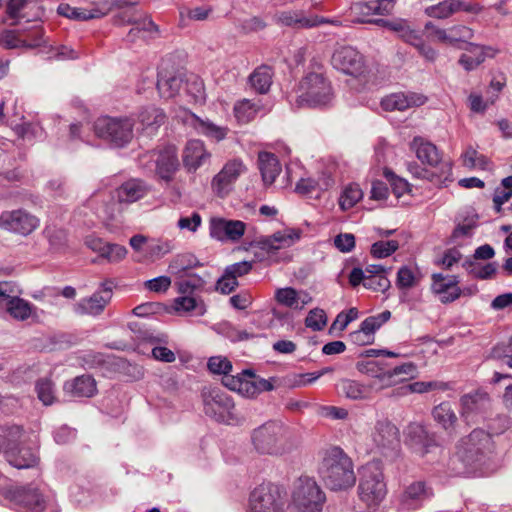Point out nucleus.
Instances as JSON below:
<instances>
[{
	"label": "nucleus",
	"instance_id": "1",
	"mask_svg": "<svg viewBox=\"0 0 512 512\" xmlns=\"http://www.w3.org/2000/svg\"><path fill=\"white\" fill-rule=\"evenodd\" d=\"M320 474L326 486L335 491L351 488L356 482L352 460L340 447L325 452Z\"/></svg>",
	"mask_w": 512,
	"mask_h": 512
},
{
	"label": "nucleus",
	"instance_id": "2",
	"mask_svg": "<svg viewBox=\"0 0 512 512\" xmlns=\"http://www.w3.org/2000/svg\"><path fill=\"white\" fill-rule=\"evenodd\" d=\"M254 449L263 455L279 456L288 453L294 443L289 429L277 421H268L251 432Z\"/></svg>",
	"mask_w": 512,
	"mask_h": 512
},
{
	"label": "nucleus",
	"instance_id": "3",
	"mask_svg": "<svg viewBox=\"0 0 512 512\" xmlns=\"http://www.w3.org/2000/svg\"><path fill=\"white\" fill-rule=\"evenodd\" d=\"M494 450L491 434L483 429H474L457 445V456L467 466H481Z\"/></svg>",
	"mask_w": 512,
	"mask_h": 512
},
{
	"label": "nucleus",
	"instance_id": "4",
	"mask_svg": "<svg viewBox=\"0 0 512 512\" xmlns=\"http://www.w3.org/2000/svg\"><path fill=\"white\" fill-rule=\"evenodd\" d=\"M134 119L131 117L103 116L94 123L97 137L111 146L122 148L127 146L134 137Z\"/></svg>",
	"mask_w": 512,
	"mask_h": 512
},
{
	"label": "nucleus",
	"instance_id": "5",
	"mask_svg": "<svg viewBox=\"0 0 512 512\" xmlns=\"http://www.w3.org/2000/svg\"><path fill=\"white\" fill-rule=\"evenodd\" d=\"M387 493L380 465L371 462L363 466L358 486L360 500L369 508L375 509Z\"/></svg>",
	"mask_w": 512,
	"mask_h": 512
},
{
	"label": "nucleus",
	"instance_id": "6",
	"mask_svg": "<svg viewBox=\"0 0 512 512\" xmlns=\"http://www.w3.org/2000/svg\"><path fill=\"white\" fill-rule=\"evenodd\" d=\"M325 494L310 477H300L294 484L291 512H322Z\"/></svg>",
	"mask_w": 512,
	"mask_h": 512
},
{
	"label": "nucleus",
	"instance_id": "7",
	"mask_svg": "<svg viewBox=\"0 0 512 512\" xmlns=\"http://www.w3.org/2000/svg\"><path fill=\"white\" fill-rule=\"evenodd\" d=\"M332 98L331 83L322 74L309 73L299 83L297 98L299 106H325L331 102Z\"/></svg>",
	"mask_w": 512,
	"mask_h": 512
},
{
	"label": "nucleus",
	"instance_id": "8",
	"mask_svg": "<svg viewBox=\"0 0 512 512\" xmlns=\"http://www.w3.org/2000/svg\"><path fill=\"white\" fill-rule=\"evenodd\" d=\"M203 405L205 414L217 422L229 425L240 422L233 399L219 389L204 393Z\"/></svg>",
	"mask_w": 512,
	"mask_h": 512
},
{
	"label": "nucleus",
	"instance_id": "9",
	"mask_svg": "<svg viewBox=\"0 0 512 512\" xmlns=\"http://www.w3.org/2000/svg\"><path fill=\"white\" fill-rule=\"evenodd\" d=\"M285 505V492L272 483L259 485L250 495L251 512H284Z\"/></svg>",
	"mask_w": 512,
	"mask_h": 512
},
{
	"label": "nucleus",
	"instance_id": "10",
	"mask_svg": "<svg viewBox=\"0 0 512 512\" xmlns=\"http://www.w3.org/2000/svg\"><path fill=\"white\" fill-rule=\"evenodd\" d=\"M332 66L353 77H360L366 72L364 56L352 46H341L335 49L331 57Z\"/></svg>",
	"mask_w": 512,
	"mask_h": 512
},
{
	"label": "nucleus",
	"instance_id": "11",
	"mask_svg": "<svg viewBox=\"0 0 512 512\" xmlns=\"http://www.w3.org/2000/svg\"><path fill=\"white\" fill-rule=\"evenodd\" d=\"M19 287L13 282H0V301L6 300L7 312L20 321L28 319L33 313V306L26 300L18 297Z\"/></svg>",
	"mask_w": 512,
	"mask_h": 512
},
{
	"label": "nucleus",
	"instance_id": "12",
	"mask_svg": "<svg viewBox=\"0 0 512 512\" xmlns=\"http://www.w3.org/2000/svg\"><path fill=\"white\" fill-rule=\"evenodd\" d=\"M40 224L39 219L23 209L4 211L0 215V228L23 236L31 234Z\"/></svg>",
	"mask_w": 512,
	"mask_h": 512
},
{
	"label": "nucleus",
	"instance_id": "13",
	"mask_svg": "<svg viewBox=\"0 0 512 512\" xmlns=\"http://www.w3.org/2000/svg\"><path fill=\"white\" fill-rule=\"evenodd\" d=\"M124 4L125 0H115L113 2H109L108 0H99L93 4L91 9L73 8L68 4H61L58 7V13L70 19L90 20L103 17L113 8H122Z\"/></svg>",
	"mask_w": 512,
	"mask_h": 512
},
{
	"label": "nucleus",
	"instance_id": "14",
	"mask_svg": "<svg viewBox=\"0 0 512 512\" xmlns=\"http://www.w3.org/2000/svg\"><path fill=\"white\" fill-rule=\"evenodd\" d=\"M246 231V223L240 220L212 217L209 221L211 238L221 242H238Z\"/></svg>",
	"mask_w": 512,
	"mask_h": 512
},
{
	"label": "nucleus",
	"instance_id": "15",
	"mask_svg": "<svg viewBox=\"0 0 512 512\" xmlns=\"http://www.w3.org/2000/svg\"><path fill=\"white\" fill-rule=\"evenodd\" d=\"M404 435L406 444L421 456L429 453L432 448L438 447L436 435L429 432L422 423H410L406 427Z\"/></svg>",
	"mask_w": 512,
	"mask_h": 512
},
{
	"label": "nucleus",
	"instance_id": "16",
	"mask_svg": "<svg viewBox=\"0 0 512 512\" xmlns=\"http://www.w3.org/2000/svg\"><path fill=\"white\" fill-rule=\"evenodd\" d=\"M112 283H102V288L93 293L90 297L82 298L74 306V311L78 315H100L112 298Z\"/></svg>",
	"mask_w": 512,
	"mask_h": 512
},
{
	"label": "nucleus",
	"instance_id": "17",
	"mask_svg": "<svg viewBox=\"0 0 512 512\" xmlns=\"http://www.w3.org/2000/svg\"><path fill=\"white\" fill-rule=\"evenodd\" d=\"M246 171V166L240 159L228 161L212 180L213 191L221 198L231 190L233 183Z\"/></svg>",
	"mask_w": 512,
	"mask_h": 512
},
{
	"label": "nucleus",
	"instance_id": "18",
	"mask_svg": "<svg viewBox=\"0 0 512 512\" xmlns=\"http://www.w3.org/2000/svg\"><path fill=\"white\" fill-rule=\"evenodd\" d=\"M461 415L467 423H477L484 419L491 408V400L487 393L477 392L461 398Z\"/></svg>",
	"mask_w": 512,
	"mask_h": 512
},
{
	"label": "nucleus",
	"instance_id": "19",
	"mask_svg": "<svg viewBox=\"0 0 512 512\" xmlns=\"http://www.w3.org/2000/svg\"><path fill=\"white\" fill-rule=\"evenodd\" d=\"M433 496L431 487L423 481L408 485L400 496L398 511L411 512L419 509L422 504Z\"/></svg>",
	"mask_w": 512,
	"mask_h": 512
},
{
	"label": "nucleus",
	"instance_id": "20",
	"mask_svg": "<svg viewBox=\"0 0 512 512\" xmlns=\"http://www.w3.org/2000/svg\"><path fill=\"white\" fill-rule=\"evenodd\" d=\"M300 239V232L296 229L287 228L277 231L270 236L260 237L251 243L267 254H274L280 249L288 248Z\"/></svg>",
	"mask_w": 512,
	"mask_h": 512
},
{
	"label": "nucleus",
	"instance_id": "21",
	"mask_svg": "<svg viewBox=\"0 0 512 512\" xmlns=\"http://www.w3.org/2000/svg\"><path fill=\"white\" fill-rule=\"evenodd\" d=\"M124 8H126V10L123 11L121 18L124 22L133 25L127 35L129 41H135L136 37H141L143 39L153 38L154 35L158 33V27L152 20L146 17L142 18L141 16L129 14L130 10L134 9L132 4H129L127 1H125V4L121 9Z\"/></svg>",
	"mask_w": 512,
	"mask_h": 512
},
{
	"label": "nucleus",
	"instance_id": "22",
	"mask_svg": "<svg viewBox=\"0 0 512 512\" xmlns=\"http://www.w3.org/2000/svg\"><path fill=\"white\" fill-rule=\"evenodd\" d=\"M431 280L432 292L444 304L457 300L462 294V290L458 286L459 279L455 275L445 276L442 273H434L431 276Z\"/></svg>",
	"mask_w": 512,
	"mask_h": 512
},
{
	"label": "nucleus",
	"instance_id": "23",
	"mask_svg": "<svg viewBox=\"0 0 512 512\" xmlns=\"http://www.w3.org/2000/svg\"><path fill=\"white\" fill-rule=\"evenodd\" d=\"M274 22L277 25L293 29H307L321 25L323 17H309L302 10H282L275 13Z\"/></svg>",
	"mask_w": 512,
	"mask_h": 512
},
{
	"label": "nucleus",
	"instance_id": "24",
	"mask_svg": "<svg viewBox=\"0 0 512 512\" xmlns=\"http://www.w3.org/2000/svg\"><path fill=\"white\" fill-rule=\"evenodd\" d=\"M151 158L155 157L156 173L165 181H170L179 168L177 150L174 146H167L158 152H151Z\"/></svg>",
	"mask_w": 512,
	"mask_h": 512
},
{
	"label": "nucleus",
	"instance_id": "25",
	"mask_svg": "<svg viewBox=\"0 0 512 512\" xmlns=\"http://www.w3.org/2000/svg\"><path fill=\"white\" fill-rule=\"evenodd\" d=\"M372 439L381 450H392L399 445V430L388 419L378 420L372 433Z\"/></svg>",
	"mask_w": 512,
	"mask_h": 512
},
{
	"label": "nucleus",
	"instance_id": "26",
	"mask_svg": "<svg viewBox=\"0 0 512 512\" xmlns=\"http://www.w3.org/2000/svg\"><path fill=\"white\" fill-rule=\"evenodd\" d=\"M149 191V186L144 181L130 179L115 189L114 197L119 204H132L144 198Z\"/></svg>",
	"mask_w": 512,
	"mask_h": 512
},
{
	"label": "nucleus",
	"instance_id": "27",
	"mask_svg": "<svg viewBox=\"0 0 512 512\" xmlns=\"http://www.w3.org/2000/svg\"><path fill=\"white\" fill-rule=\"evenodd\" d=\"M210 153L206 150L201 140L193 139L187 142L183 151V164L189 172L196 171L210 159Z\"/></svg>",
	"mask_w": 512,
	"mask_h": 512
},
{
	"label": "nucleus",
	"instance_id": "28",
	"mask_svg": "<svg viewBox=\"0 0 512 512\" xmlns=\"http://www.w3.org/2000/svg\"><path fill=\"white\" fill-rule=\"evenodd\" d=\"M362 23H375L378 25H384L388 27L390 30L395 32L399 38H401L404 42L414 45L419 43V38L422 36L421 32L418 29H415L407 20L399 19L396 21H387L384 19L377 20H366L360 19Z\"/></svg>",
	"mask_w": 512,
	"mask_h": 512
},
{
	"label": "nucleus",
	"instance_id": "29",
	"mask_svg": "<svg viewBox=\"0 0 512 512\" xmlns=\"http://www.w3.org/2000/svg\"><path fill=\"white\" fill-rule=\"evenodd\" d=\"M410 149L415 152L416 157L426 165L437 166L441 161L438 148L423 137L416 136L410 142Z\"/></svg>",
	"mask_w": 512,
	"mask_h": 512
},
{
	"label": "nucleus",
	"instance_id": "30",
	"mask_svg": "<svg viewBox=\"0 0 512 512\" xmlns=\"http://www.w3.org/2000/svg\"><path fill=\"white\" fill-rule=\"evenodd\" d=\"M173 308L177 314L189 316H203L207 311L205 302L191 294H182L175 298Z\"/></svg>",
	"mask_w": 512,
	"mask_h": 512
},
{
	"label": "nucleus",
	"instance_id": "31",
	"mask_svg": "<svg viewBox=\"0 0 512 512\" xmlns=\"http://www.w3.org/2000/svg\"><path fill=\"white\" fill-rule=\"evenodd\" d=\"M16 444L11 445L9 450H5L6 460L10 465L18 469L33 468L38 463V456L30 448H21L16 450Z\"/></svg>",
	"mask_w": 512,
	"mask_h": 512
},
{
	"label": "nucleus",
	"instance_id": "32",
	"mask_svg": "<svg viewBox=\"0 0 512 512\" xmlns=\"http://www.w3.org/2000/svg\"><path fill=\"white\" fill-rule=\"evenodd\" d=\"M64 391L73 397H92L97 391L94 378L90 375L77 376L65 382Z\"/></svg>",
	"mask_w": 512,
	"mask_h": 512
},
{
	"label": "nucleus",
	"instance_id": "33",
	"mask_svg": "<svg viewBox=\"0 0 512 512\" xmlns=\"http://www.w3.org/2000/svg\"><path fill=\"white\" fill-rule=\"evenodd\" d=\"M376 382L364 385L352 379H342L338 384V391L351 400H369L372 398V390Z\"/></svg>",
	"mask_w": 512,
	"mask_h": 512
},
{
	"label": "nucleus",
	"instance_id": "34",
	"mask_svg": "<svg viewBox=\"0 0 512 512\" xmlns=\"http://www.w3.org/2000/svg\"><path fill=\"white\" fill-rule=\"evenodd\" d=\"M258 168L266 186L273 184L281 172L278 158L270 152H260L258 154Z\"/></svg>",
	"mask_w": 512,
	"mask_h": 512
},
{
	"label": "nucleus",
	"instance_id": "35",
	"mask_svg": "<svg viewBox=\"0 0 512 512\" xmlns=\"http://www.w3.org/2000/svg\"><path fill=\"white\" fill-rule=\"evenodd\" d=\"M424 103V100L420 96L414 94L405 95L403 93L391 94L381 101V107L385 111H404L412 106H418Z\"/></svg>",
	"mask_w": 512,
	"mask_h": 512
},
{
	"label": "nucleus",
	"instance_id": "36",
	"mask_svg": "<svg viewBox=\"0 0 512 512\" xmlns=\"http://www.w3.org/2000/svg\"><path fill=\"white\" fill-rule=\"evenodd\" d=\"M274 71L268 65H261L254 69L248 78L252 89L259 94H266L273 83Z\"/></svg>",
	"mask_w": 512,
	"mask_h": 512
},
{
	"label": "nucleus",
	"instance_id": "37",
	"mask_svg": "<svg viewBox=\"0 0 512 512\" xmlns=\"http://www.w3.org/2000/svg\"><path fill=\"white\" fill-rule=\"evenodd\" d=\"M164 112L154 106L142 108L138 113V121L142 129L148 134H153L165 121Z\"/></svg>",
	"mask_w": 512,
	"mask_h": 512
},
{
	"label": "nucleus",
	"instance_id": "38",
	"mask_svg": "<svg viewBox=\"0 0 512 512\" xmlns=\"http://www.w3.org/2000/svg\"><path fill=\"white\" fill-rule=\"evenodd\" d=\"M42 30L37 29L33 32L32 42L20 39L15 31L6 30L0 34V45L6 49H14L18 47H36L41 44L42 41Z\"/></svg>",
	"mask_w": 512,
	"mask_h": 512
},
{
	"label": "nucleus",
	"instance_id": "39",
	"mask_svg": "<svg viewBox=\"0 0 512 512\" xmlns=\"http://www.w3.org/2000/svg\"><path fill=\"white\" fill-rule=\"evenodd\" d=\"M465 49L470 54H462L459 58V64L463 66L466 71H471L477 68L485 61V50H492L490 47H483L473 43H469Z\"/></svg>",
	"mask_w": 512,
	"mask_h": 512
},
{
	"label": "nucleus",
	"instance_id": "40",
	"mask_svg": "<svg viewBox=\"0 0 512 512\" xmlns=\"http://www.w3.org/2000/svg\"><path fill=\"white\" fill-rule=\"evenodd\" d=\"M433 419L446 431L454 430L457 423V415L455 414L449 402H442L435 406L432 410Z\"/></svg>",
	"mask_w": 512,
	"mask_h": 512
},
{
	"label": "nucleus",
	"instance_id": "41",
	"mask_svg": "<svg viewBox=\"0 0 512 512\" xmlns=\"http://www.w3.org/2000/svg\"><path fill=\"white\" fill-rule=\"evenodd\" d=\"M209 274L201 276L195 273L178 274L177 286L180 294H192L194 291L203 290L206 284V277Z\"/></svg>",
	"mask_w": 512,
	"mask_h": 512
},
{
	"label": "nucleus",
	"instance_id": "42",
	"mask_svg": "<svg viewBox=\"0 0 512 512\" xmlns=\"http://www.w3.org/2000/svg\"><path fill=\"white\" fill-rule=\"evenodd\" d=\"M193 126L198 133L216 141L223 140L228 133L227 127L216 125L209 119H201L196 115H193Z\"/></svg>",
	"mask_w": 512,
	"mask_h": 512
},
{
	"label": "nucleus",
	"instance_id": "43",
	"mask_svg": "<svg viewBox=\"0 0 512 512\" xmlns=\"http://www.w3.org/2000/svg\"><path fill=\"white\" fill-rule=\"evenodd\" d=\"M182 83L183 80L178 76L159 73L157 89L161 97L169 99L178 94Z\"/></svg>",
	"mask_w": 512,
	"mask_h": 512
},
{
	"label": "nucleus",
	"instance_id": "44",
	"mask_svg": "<svg viewBox=\"0 0 512 512\" xmlns=\"http://www.w3.org/2000/svg\"><path fill=\"white\" fill-rule=\"evenodd\" d=\"M260 108L259 101L243 99L234 106L235 117L239 122L247 123L256 116Z\"/></svg>",
	"mask_w": 512,
	"mask_h": 512
},
{
	"label": "nucleus",
	"instance_id": "45",
	"mask_svg": "<svg viewBox=\"0 0 512 512\" xmlns=\"http://www.w3.org/2000/svg\"><path fill=\"white\" fill-rule=\"evenodd\" d=\"M447 385L438 381H418L400 387L398 395H407L410 393H426L433 390H445Z\"/></svg>",
	"mask_w": 512,
	"mask_h": 512
},
{
	"label": "nucleus",
	"instance_id": "46",
	"mask_svg": "<svg viewBox=\"0 0 512 512\" xmlns=\"http://www.w3.org/2000/svg\"><path fill=\"white\" fill-rule=\"evenodd\" d=\"M463 166L473 169L489 170L491 161L483 154H479L473 147H468L462 154Z\"/></svg>",
	"mask_w": 512,
	"mask_h": 512
},
{
	"label": "nucleus",
	"instance_id": "47",
	"mask_svg": "<svg viewBox=\"0 0 512 512\" xmlns=\"http://www.w3.org/2000/svg\"><path fill=\"white\" fill-rule=\"evenodd\" d=\"M463 267L468 271L474 278L486 280L492 278L497 271V264L494 262L480 265L472 260H465Z\"/></svg>",
	"mask_w": 512,
	"mask_h": 512
},
{
	"label": "nucleus",
	"instance_id": "48",
	"mask_svg": "<svg viewBox=\"0 0 512 512\" xmlns=\"http://www.w3.org/2000/svg\"><path fill=\"white\" fill-rule=\"evenodd\" d=\"M33 0H9L6 5V14L13 20L11 25H17L20 19L26 18L27 13L25 12L30 8Z\"/></svg>",
	"mask_w": 512,
	"mask_h": 512
},
{
	"label": "nucleus",
	"instance_id": "49",
	"mask_svg": "<svg viewBox=\"0 0 512 512\" xmlns=\"http://www.w3.org/2000/svg\"><path fill=\"white\" fill-rule=\"evenodd\" d=\"M363 197V192L358 184L348 185L342 192L339 205L342 210H348L355 206Z\"/></svg>",
	"mask_w": 512,
	"mask_h": 512
},
{
	"label": "nucleus",
	"instance_id": "50",
	"mask_svg": "<svg viewBox=\"0 0 512 512\" xmlns=\"http://www.w3.org/2000/svg\"><path fill=\"white\" fill-rule=\"evenodd\" d=\"M454 0H443L437 4L427 6L425 15L436 19H446L455 13Z\"/></svg>",
	"mask_w": 512,
	"mask_h": 512
},
{
	"label": "nucleus",
	"instance_id": "51",
	"mask_svg": "<svg viewBox=\"0 0 512 512\" xmlns=\"http://www.w3.org/2000/svg\"><path fill=\"white\" fill-rule=\"evenodd\" d=\"M200 265L199 261L193 255L184 254L177 256L169 265V269L172 273L178 275L190 273L191 268Z\"/></svg>",
	"mask_w": 512,
	"mask_h": 512
},
{
	"label": "nucleus",
	"instance_id": "52",
	"mask_svg": "<svg viewBox=\"0 0 512 512\" xmlns=\"http://www.w3.org/2000/svg\"><path fill=\"white\" fill-rule=\"evenodd\" d=\"M391 317V312L385 310L378 315L367 317L360 326V330L365 332L366 335L374 337V332L379 329Z\"/></svg>",
	"mask_w": 512,
	"mask_h": 512
},
{
	"label": "nucleus",
	"instance_id": "53",
	"mask_svg": "<svg viewBox=\"0 0 512 512\" xmlns=\"http://www.w3.org/2000/svg\"><path fill=\"white\" fill-rule=\"evenodd\" d=\"M301 296L292 287L279 288L275 292L276 301L286 307L298 309V303Z\"/></svg>",
	"mask_w": 512,
	"mask_h": 512
},
{
	"label": "nucleus",
	"instance_id": "54",
	"mask_svg": "<svg viewBox=\"0 0 512 512\" xmlns=\"http://www.w3.org/2000/svg\"><path fill=\"white\" fill-rule=\"evenodd\" d=\"M399 248L397 240H380L372 244L370 253L374 258H386L392 255Z\"/></svg>",
	"mask_w": 512,
	"mask_h": 512
},
{
	"label": "nucleus",
	"instance_id": "55",
	"mask_svg": "<svg viewBox=\"0 0 512 512\" xmlns=\"http://www.w3.org/2000/svg\"><path fill=\"white\" fill-rule=\"evenodd\" d=\"M22 435L23 429L20 426L9 427L5 434H0V452L5 453V450H9L11 445L18 443Z\"/></svg>",
	"mask_w": 512,
	"mask_h": 512
},
{
	"label": "nucleus",
	"instance_id": "56",
	"mask_svg": "<svg viewBox=\"0 0 512 512\" xmlns=\"http://www.w3.org/2000/svg\"><path fill=\"white\" fill-rule=\"evenodd\" d=\"M39 400L44 405H51L54 401L53 383L48 379H40L35 386Z\"/></svg>",
	"mask_w": 512,
	"mask_h": 512
},
{
	"label": "nucleus",
	"instance_id": "57",
	"mask_svg": "<svg viewBox=\"0 0 512 512\" xmlns=\"http://www.w3.org/2000/svg\"><path fill=\"white\" fill-rule=\"evenodd\" d=\"M207 367L211 373L225 376L231 372L232 363L226 357L213 356L209 358Z\"/></svg>",
	"mask_w": 512,
	"mask_h": 512
},
{
	"label": "nucleus",
	"instance_id": "58",
	"mask_svg": "<svg viewBox=\"0 0 512 512\" xmlns=\"http://www.w3.org/2000/svg\"><path fill=\"white\" fill-rule=\"evenodd\" d=\"M384 176L390 183L392 192L397 198L401 197L410 190L409 183L405 179L396 176L392 171L385 170Z\"/></svg>",
	"mask_w": 512,
	"mask_h": 512
},
{
	"label": "nucleus",
	"instance_id": "59",
	"mask_svg": "<svg viewBox=\"0 0 512 512\" xmlns=\"http://www.w3.org/2000/svg\"><path fill=\"white\" fill-rule=\"evenodd\" d=\"M16 133L23 139L33 140L41 138L44 134L38 123L26 122L16 127Z\"/></svg>",
	"mask_w": 512,
	"mask_h": 512
},
{
	"label": "nucleus",
	"instance_id": "60",
	"mask_svg": "<svg viewBox=\"0 0 512 512\" xmlns=\"http://www.w3.org/2000/svg\"><path fill=\"white\" fill-rule=\"evenodd\" d=\"M491 357L504 361L508 367L512 368V339L497 344L491 351Z\"/></svg>",
	"mask_w": 512,
	"mask_h": 512
},
{
	"label": "nucleus",
	"instance_id": "61",
	"mask_svg": "<svg viewBox=\"0 0 512 512\" xmlns=\"http://www.w3.org/2000/svg\"><path fill=\"white\" fill-rule=\"evenodd\" d=\"M185 85L186 92L190 94L195 101H200L204 99V83L198 76L190 75L189 77H187Z\"/></svg>",
	"mask_w": 512,
	"mask_h": 512
},
{
	"label": "nucleus",
	"instance_id": "62",
	"mask_svg": "<svg viewBox=\"0 0 512 512\" xmlns=\"http://www.w3.org/2000/svg\"><path fill=\"white\" fill-rule=\"evenodd\" d=\"M449 29V45L458 42H467L474 35L473 30L465 25H454Z\"/></svg>",
	"mask_w": 512,
	"mask_h": 512
},
{
	"label": "nucleus",
	"instance_id": "63",
	"mask_svg": "<svg viewBox=\"0 0 512 512\" xmlns=\"http://www.w3.org/2000/svg\"><path fill=\"white\" fill-rule=\"evenodd\" d=\"M326 323V314L324 310L319 308L312 309L305 319L306 327L311 328L314 331L322 330L326 326Z\"/></svg>",
	"mask_w": 512,
	"mask_h": 512
},
{
	"label": "nucleus",
	"instance_id": "64",
	"mask_svg": "<svg viewBox=\"0 0 512 512\" xmlns=\"http://www.w3.org/2000/svg\"><path fill=\"white\" fill-rule=\"evenodd\" d=\"M126 255V247L119 244L107 243L101 257L107 259L111 263H116L123 260Z\"/></svg>",
	"mask_w": 512,
	"mask_h": 512
}]
</instances>
